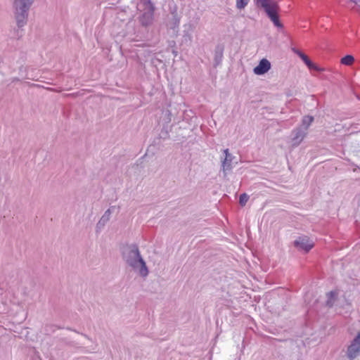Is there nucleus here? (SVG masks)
Returning <instances> with one entry per match:
<instances>
[{"mask_svg":"<svg viewBox=\"0 0 360 360\" xmlns=\"http://www.w3.org/2000/svg\"><path fill=\"white\" fill-rule=\"evenodd\" d=\"M122 257L126 264L135 272L139 273L142 277L148 276V269L136 244L124 246L122 248Z\"/></svg>","mask_w":360,"mask_h":360,"instance_id":"f257e3e1","label":"nucleus"},{"mask_svg":"<svg viewBox=\"0 0 360 360\" xmlns=\"http://www.w3.org/2000/svg\"><path fill=\"white\" fill-rule=\"evenodd\" d=\"M257 8H262L265 12L266 16L273 22L277 28H283V25L279 19L280 7L275 0H253Z\"/></svg>","mask_w":360,"mask_h":360,"instance_id":"f03ea898","label":"nucleus"},{"mask_svg":"<svg viewBox=\"0 0 360 360\" xmlns=\"http://www.w3.org/2000/svg\"><path fill=\"white\" fill-rule=\"evenodd\" d=\"M138 8L141 13L139 21L143 26H148L153 22L155 6L150 0H140Z\"/></svg>","mask_w":360,"mask_h":360,"instance_id":"7ed1b4c3","label":"nucleus"},{"mask_svg":"<svg viewBox=\"0 0 360 360\" xmlns=\"http://www.w3.org/2000/svg\"><path fill=\"white\" fill-rule=\"evenodd\" d=\"M32 1L33 0H15V18L19 27H22L25 24L27 12Z\"/></svg>","mask_w":360,"mask_h":360,"instance_id":"20e7f679","label":"nucleus"},{"mask_svg":"<svg viewBox=\"0 0 360 360\" xmlns=\"http://www.w3.org/2000/svg\"><path fill=\"white\" fill-rule=\"evenodd\" d=\"M293 245L299 251L308 252L314 245V242L307 236L297 237L293 242Z\"/></svg>","mask_w":360,"mask_h":360,"instance_id":"39448f33","label":"nucleus"},{"mask_svg":"<svg viewBox=\"0 0 360 360\" xmlns=\"http://www.w3.org/2000/svg\"><path fill=\"white\" fill-rule=\"evenodd\" d=\"M360 355V331L352 341L347 350V356L349 360H354Z\"/></svg>","mask_w":360,"mask_h":360,"instance_id":"423d86ee","label":"nucleus"},{"mask_svg":"<svg viewBox=\"0 0 360 360\" xmlns=\"http://www.w3.org/2000/svg\"><path fill=\"white\" fill-rule=\"evenodd\" d=\"M271 63L266 58L262 59L259 64L254 68L253 72L257 75H263L271 69Z\"/></svg>","mask_w":360,"mask_h":360,"instance_id":"0eeeda50","label":"nucleus"},{"mask_svg":"<svg viewBox=\"0 0 360 360\" xmlns=\"http://www.w3.org/2000/svg\"><path fill=\"white\" fill-rule=\"evenodd\" d=\"M180 24V17L178 15L176 9L174 8L171 11V18L168 19L167 26L169 29L173 30L174 32H177V30Z\"/></svg>","mask_w":360,"mask_h":360,"instance_id":"6e6552de","label":"nucleus"},{"mask_svg":"<svg viewBox=\"0 0 360 360\" xmlns=\"http://www.w3.org/2000/svg\"><path fill=\"white\" fill-rule=\"evenodd\" d=\"M307 131L300 127L296 128L292 131V141L294 146L299 145L307 134Z\"/></svg>","mask_w":360,"mask_h":360,"instance_id":"1a4fd4ad","label":"nucleus"},{"mask_svg":"<svg viewBox=\"0 0 360 360\" xmlns=\"http://www.w3.org/2000/svg\"><path fill=\"white\" fill-rule=\"evenodd\" d=\"M224 158L221 160V167L223 171L225 172L231 169V162L233 161V156L229 153V150L228 148L224 150Z\"/></svg>","mask_w":360,"mask_h":360,"instance_id":"9d476101","label":"nucleus"},{"mask_svg":"<svg viewBox=\"0 0 360 360\" xmlns=\"http://www.w3.org/2000/svg\"><path fill=\"white\" fill-rule=\"evenodd\" d=\"M113 209H115V207H111L105 212V213L103 214V215L101 217V218L96 224L97 231H99L101 229H103L106 223L110 220L112 210Z\"/></svg>","mask_w":360,"mask_h":360,"instance_id":"9b49d317","label":"nucleus"},{"mask_svg":"<svg viewBox=\"0 0 360 360\" xmlns=\"http://www.w3.org/2000/svg\"><path fill=\"white\" fill-rule=\"evenodd\" d=\"M301 59L304 63V64L308 67L309 70H315L317 72H321L323 71V69L317 66L316 64H314L307 55L302 56Z\"/></svg>","mask_w":360,"mask_h":360,"instance_id":"f8f14e48","label":"nucleus"},{"mask_svg":"<svg viewBox=\"0 0 360 360\" xmlns=\"http://www.w3.org/2000/svg\"><path fill=\"white\" fill-rule=\"evenodd\" d=\"M313 121L314 117L312 116H305L302 119V125L300 127L307 131L309 127L311 125Z\"/></svg>","mask_w":360,"mask_h":360,"instance_id":"ddd939ff","label":"nucleus"},{"mask_svg":"<svg viewBox=\"0 0 360 360\" xmlns=\"http://www.w3.org/2000/svg\"><path fill=\"white\" fill-rule=\"evenodd\" d=\"M337 292L335 291H330L327 294L326 305L329 307H332L334 301L336 299Z\"/></svg>","mask_w":360,"mask_h":360,"instance_id":"4468645a","label":"nucleus"},{"mask_svg":"<svg viewBox=\"0 0 360 360\" xmlns=\"http://www.w3.org/2000/svg\"><path fill=\"white\" fill-rule=\"evenodd\" d=\"M340 62L342 64H343L345 65L350 66L354 62V58L353 56L348 54V55H346L344 57H342L341 58Z\"/></svg>","mask_w":360,"mask_h":360,"instance_id":"2eb2a0df","label":"nucleus"},{"mask_svg":"<svg viewBox=\"0 0 360 360\" xmlns=\"http://www.w3.org/2000/svg\"><path fill=\"white\" fill-rule=\"evenodd\" d=\"M222 58V50L219 48H217L215 51V56H214V61L216 65H218Z\"/></svg>","mask_w":360,"mask_h":360,"instance_id":"dca6fc26","label":"nucleus"},{"mask_svg":"<svg viewBox=\"0 0 360 360\" xmlns=\"http://www.w3.org/2000/svg\"><path fill=\"white\" fill-rule=\"evenodd\" d=\"M250 0H236V7L238 9H243L248 4Z\"/></svg>","mask_w":360,"mask_h":360,"instance_id":"f3484780","label":"nucleus"},{"mask_svg":"<svg viewBox=\"0 0 360 360\" xmlns=\"http://www.w3.org/2000/svg\"><path fill=\"white\" fill-rule=\"evenodd\" d=\"M249 199V196L246 193H243L240 195L239 202L241 205H245Z\"/></svg>","mask_w":360,"mask_h":360,"instance_id":"a211bd4d","label":"nucleus"},{"mask_svg":"<svg viewBox=\"0 0 360 360\" xmlns=\"http://www.w3.org/2000/svg\"><path fill=\"white\" fill-rule=\"evenodd\" d=\"M183 37L185 41H191L193 38L192 34L188 31H184Z\"/></svg>","mask_w":360,"mask_h":360,"instance_id":"6ab92c4d","label":"nucleus"},{"mask_svg":"<svg viewBox=\"0 0 360 360\" xmlns=\"http://www.w3.org/2000/svg\"><path fill=\"white\" fill-rule=\"evenodd\" d=\"M292 51L297 54L300 58H302V56H304V53H303L302 51H299L298 49L295 48H292Z\"/></svg>","mask_w":360,"mask_h":360,"instance_id":"aec40b11","label":"nucleus"},{"mask_svg":"<svg viewBox=\"0 0 360 360\" xmlns=\"http://www.w3.org/2000/svg\"><path fill=\"white\" fill-rule=\"evenodd\" d=\"M350 1L355 3L356 4H357L358 2L360 1L359 0H350Z\"/></svg>","mask_w":360,"mask_h":360,"instance_id":"412c9836","label":"nucleus"}]
</instances>
